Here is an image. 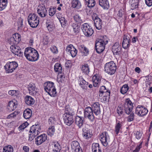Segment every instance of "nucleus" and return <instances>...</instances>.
I'll use <instances>...</instances> for the list:
<instances>
[{
  "label": "nucleus",
  "mask_w": 152,
  "mask_h": 152,
  "mask_svg": "<svg viewBox=\"0 0 152 152\" xmlns=\"http://www.w3.org/2000/svg\"><path fill=\"white\" fill-rule=\"evenodd\" d=\"M100 105L99 102L94 103L91 107H86L84 111L85 118H87L91 121L93 122L94 119L93 113L97 116H99L101 114Z\"/></svg>",
  "instance_id": "obj_1"
},
{
  "label": "nucleus",
  "mask_w": 152,
  "mask_h": 152,
  "mask_svg": "<svg viewBox=\"0 0 152 152\" xmlns=\"http://www.w3.org/2000/svg\"><path fill=\"white\" fill-rule=\"evenodd\" d=\"M133 104L129 98L126 99L124 104L123 107L119 106L117 109V112L119 115L123 114L124 110L127 114L129 115L132 110Z\"/></svg>",
  "instance_id": "obj_2"
},
{
  "label": "nucleus",
  "mask_w": 152,
  "mask_h": 152,
  "mask_svg": "<svg viewBox=\"0 0 152 152\" xmlns=\"http://www.w3.org/2000/svg\"><path fill=\"white\" fill-rule=\"evenodd\" d=\"M24 54L26 59L30 61H36L39 58V54L37 50L31 47L25 49Z\"/></svg>",
  "instance_id": "obj_3"
},
{
  "label": "nucleus",
  "mask_w": 152,
  "mask_h": 152,
  "mask_svg": "<svg viewBox=\"0 0 152 152\" xmlns=\"http://www.w3.org/2000/svg\"><path fill=\"white\" fill-rule=\"evenodd\" d=\"M73 110L69 105L65 107V113L63 118L65 124L68 126L71 125L74 122L73 115H74Z\"/></svg>",
  "instance_id": "obj_4"
},
{
  "label": "nucleus",
  "mask_w": 152,
  "mask_h": 152,
  "mask_svg": "<svg viewBox=\"0 0 152 152\" xmlns=\"http://www.w3.org/2000/svg\"><path fill=\"white\" fill-rule=\"evenodd\" d=\"M108 42V40L106 39H98V40H96L95 46L96 52L99 53L102 52L104 49L105 45Z\"/></svg>",
  "instance_id": "obj_5"
},
{
  "label": "nucleus",
  "mask_w": 152,
  "mask_h": 152,
  "mask_svg": "<svg viewBox=\"0 0 152 152\" xmlns=\"http://www.w3.org/2000/svg\"><path fill=\"white\" fill-rule=\"evenodd\" d=\"M28 21L31 27L32 28H35L39 23V18L37 14L31 13L28 16Z\"/></svg>",
  "instance_id": "obj_6"
},
{
  "label": "nucleus",
  "mask_w": 152,
  "mask_h": 152,
  "mask_svg": "<svg viewBox=\"0 0 152 152\" xmlns=\"http://www.w3.org/2000/svg\"><path fill=\"white\" fill-rule=\"evenodd\" d=\"M116 68V64L113 61H111L105 64L104 71L108 74L112 75L115 73Z\"/></svg>",
  "instance_id": "obj_7"
},
{
  "label": "nucleus",
  "mask_w": 152,
  "mask_h": 152,
  "mask_svg": "<svg viewBox=\"0 0 152 152\" xmlns=\"http://www.w3.org/2000/svg\"><path fill=\"white\" fill-rule=\"evenodd\" d=\"M18 66L17 63L15 61L8 62L4 66V68L7 73H12Z\"/></svg>",
  "instance_id": "obj_8"
},
{
  "label": "nucleus",
  "mask_w": 152,
  "mask_h": 152,
  "mask_svg": "<svg viewBox=\"0 0 152 152\" xmlns=\"http://www.w3.org/2000/svg\"><path fill=\"white\" fill-rule=\"evenodd\" d=\"M81 28L84 34L86 37L91 36L93 33V30L88 23H85L83 24Z\"/></svg>",
  "instance_id": "obj_9"
},
{
  "label": "nucleus",
  "mask_w": 152,
  "mask_h": 152,
  "mask_svg": "<svg viewBox=\"0 0 152 152\" xmlns=\"http://www.w3.org/2000/svg\"><path fill=\"white\" fill-rule=\"evenodd\" d=\"M148 112L147 108L141 105H138L135 110V113L139 117H143L146 115Z\"/></svg>",
  "instance_id": "obj_10"
},
{
  "label": "nucleus",
  "mask_w": 152,
  "mask_h": 152,
  "mask_svg": "<svg viewBox=\"0 0 152 152\" xmlns=\"http://www.w3.org/2000/svg\"><path fill=\"white\" fill-rule=\"evenodd\" d=\"M100 140L102 145L104 146H107L110 141L108 133L106 132H104L100 135Z\"/></svg>",
  "instance_id": "obj_11"
},
{
  "label": "nucleus",
  "mask_w": 152,
  "mask_h": 152,
  "mask_svg": "<svg viewBox=\"0 0 152 152\" xmlns=\"http://www.w3.org/2000/svg\"><path fill=\"white\" fill-rule=\"evenodd\" d=\"M10 49L12 53L18 56H21L23 55L21 49L18 46L12 45L10 46Z\"/></svg>",
  "instance_id": "obj_12"
},
{
  "label": "nucleus",
  "mask_w": 152,
  "mask_h": 152,
  "mask_svg": "<svg viewBox=\"0 0 152 152\" xmlns=\"http://www.w3.org/2000/svg\"><path fill=\"white\" fill-rule=\"evenodd\" d=\"M41 131L40 126L38 124H35L31 127L29 133L33 134L34 136H36Z\"/></svg>",
  "instance_id": "obj_13"
},
{
  "label": "nucleus",
  "mask_w": 152,
  "mask_h": 152,
  "mask_svg": "<svg viewBox=\"0 0 152 152\" xmlns=\"http://www.w3.org/2000/svg\"><path fill=\"white\" fill-rule=\"evenodd\" d=\"M101 77L98 74H95L92 77L93 85L94 87H98L101 82Z\"/></svg>",
  "instance_id": "obj_14"
},
{
  "label": "nucleus",
  "mask_w": 152,
  "mask_h": 152,
  "mask_svg": "<svg viewBox=\"0 0 152 152\" xmlns=\"http://www.w3.org/2000/svg\"><path fill=\"white\" fill-rule=\"evenodd\" d=\"M72 152H82V149L80 147L79 142L76 141L72 142L71 144Z\"/></svg>",
  "instance_id": "obj_15"
},
{
  "label": "nucleus",
  "mask_w": 152,
  "mask_h": 152,
  "mask_svg": "<svg viewBox=\"0 0 152 152\" xmlns=\"http://www.w3.org/2000/svg\"><path fill=\"white\" fill-rule=\"evenodd\" d=\"M93 19L96 28L98 30L101 29L102 28V22L101 19L95 15L93 16Z\"/></svg>",
  "instance_id": "obj_16"
},
{
  "label": "nucleus",
  "mask_w": 152,
  "mask_h": 152,
  "mask_svg": "<svg viewBox=\"0 0 152 152\" xmlns=\"http://www.w3.org/2000/svg\"><path fill=\"white\" fill-rule=\"evenodd\" d=\"M17 106V101L15 100H12L9 102L7 109L8 112H11L15 110Z\"/></svg>",
  "instance_id": "obj_17"
},
{
  "label": "nucleus",
  "mask_w": 152,
  "mask_h": 152,
  "mask_svg": "<svg viewBox=\"0 0 152 152\" xmlns=\"http://www.w3.org/2000/svg\"><path fill=\"white\" fill-rule=\"evenodd\" d=\"M37 12L40 17H45L47 15L48 12L45 5L39 6L37 10Z\"/></svg>",
  "instance_id": "obj_18"
},
{
  "label": "nucleus",
  "mask_w": 152,
  "mask_h": 152,
  "mask_svg": "<svg viewBox=\"0 0 152 152\" xmlns=\"http://www.w3.org/2000/svg\"><path fill=\"white\" fill-rule=\"evenodd\" d=\"M50 146L53 152H60L61 149L60 145L58 141L53 140L50 142Z\"/></svg>",
  "instance_id": "obj_19"
},
{
  "label": "nucleus",
  "mask_w": 152,
  "mask_h": 152,
  "mask_svg": "<svg viewBox=\"0 0 152 152\" xmlns=\"http://www.w3.org/2000/svg\"><path fill=\"white\" fill-rule=\"evenodd\" d=\"M121 47L119 42H116L112 47V52L114 55H119L121 53Z\"/></svg>",
  "instance_id": "obj_20"
},
{
  "label": "nucleus",
  "mask_w": 152,
  "mask_h": 152,
  "mask_svg": "<svg viewBox=\"0 0 152 152\" xmlns=\"http://www.w3.org/2000/svg\"><path fill=\"white\" fill-rule=\"evenodd\" d=\"M47 139L46 134H43L37 137L35 139V144L39 145L45 142Z\"/></svg>",
  "instance_id": "obj_21"
},
{
  "label": "nucleus",
  "mask_w": 152,
  "mask_h": 152,
  "mask_svg": "<svg viewBox=\"0 0 152 152\" xmlns=\"http://www.w3.org/2000/svg\"><path fill=\"white\" fill-rule=\"evenodd\" d=\"M29 93L31 95H34L38 92V89L34 83H30L28 86Z\"/></svg>",
  "instance_id": "obj_22"
},
{
  "label": "nucleus",
  "mask_w": 152,
  "mask_h": 152,
  "mask_svg": "<svg viewBox=\"0 0 152 152\" xmlns=\"http://www.w3.org/2000/svg\"><path fill=\"white\" fill-rule=\"evenodd\" d=\"M66 51L69 52L72 57H75L77 53V50L71 45H68L66 49Z\"/></svg>",
  "instance_id": "obj_23"
},
{
  "label": "nucleus",
  "mask_w": 152,
  "mask_h": 152,
  "mask_svg": "<svg viewBox=\"0 0 152 152\" xmlns=\"http://www.w3.org/2000/svg\"><path fill=\"white\" fill-rule=\"evenodd\" d=\"M78 83L80 88L83 90H86L88 83L82 77H79L78 79Z\"/></svg>",
  "instance_id": "obj_24"
},
{
  "label": "nucleus",
  "mask_w": 152,
  "mask_h": 152,
  "mask_svg": "<svg viewBox=\"0 0 152 152\" xmlns=\"http://www.w3.org/2000/svg\"><path fill=\"white\" fill-rule=\"evenodd\" d=\"M82 136L84 138L88 139L91 137L92 133L89 129L84 127L83 129Z\"/></svg>",
  "instance_id": "obj_25"
},
{
  "label": "nucleus",
  "mask_w": 152,
  "mask_h": 152,
  "mask_svg": "<svg viewBox=\"0 0 152 152\" xmlns=\"http://www.w3.org/2000/svg\"><path fill=\"white\" fill-rule=\"evenodd\" d=\"M82 73L86 75H88L90 72V68L88 64H83L80 67Z\"/></svg>",
  "instance_id": "obj_26"
},
{
  "label": "nucleus",
  "mask_w": 152,
  "mask_h": 152,
  "mask_svg": "<svg viewBox=\"0 0 152 152\" xmlns=\"http://www.w3.org/2000/svg\"><path fill=\"white\" fill-rule=\"evenodd\" d=\"M75 123L79 128H80L83 124L84 118L77 116L75 118Z\"/></svg>",
  "instance_id": "obj_27"
},
{
  "label": "nucleus",
  "mask_w": 152,
  "mask_h": 152,
  "mask_svg": "<svg viewBox=\"0 0 152 152\" xmlns=\"http://www.w3.org/2000/svg\"><path fill=\"white\" fill-rule=\"evenodd\" d=\"M99 4L104 9L108 10L110 7L108 0H99Z\"/></svg>",
  "instance_id": "obj_28"
},
{
  "label": "nucleus",
  "mask_w": 152,
  "mask_h": 152,
  "mask_svg": "<svg viewBox=\"0 0 152 152\" xmlns=\"http://www.w3.org/2000/svg\"><path fill=\"white\" fill-rule=\"evenodd\" d=\"M99 96H102V95H110V92L107 90L105 87L102 86L100 88Z\"/></svg>",
  "instance_id": "obj_29"
},
{
  "label": "nucleus",
  "mask_w": 152,
  "mask_h": 152,
  "mask_svg": "<svg viewBox=\"0 0 152 152\" xmlns=\"http://www.w3.org/2000/svg\"><path fill=\"white\" fill-rule=\"evenodd\" d=\"M25 102L27 105L31 106L34 103L35 100L31 96H26L25 98Z\"/></svg>",
  "instance_id": "obj_30"
},
{
  "label": "nucleus",
  "mask_w": 152,
  "mask_h": 152,
  "mask_svg": "<svg viewBox=\"0 0 152 152\" xmlns=\"http://www.w3.org/2000/svg\"><path fill=\"white\" fill-rule=\"evenodd\" d=\"M79 50L81 52L83 55L87 56L89 54L88 49L83 45H81L78 46Z\"/></svg>",
  "instance_id": "obj_31"
},
{
  "label": "nucleus",
  "mask_w": 152,
  "mask_h": 152,
  "mask_svg": "<svg viewBox=\"0 0 152 152\" xmlns=\"http://www.w3.org/2000/svg\"><path fill=\"white\" fill-rule=\"evenodd\" d=\"M54 86V83L50 81L45 82L44 84V88L46 92L51 88H52Z\"/></svg>",
  "instance_id": "obj_32"
},
{
  "label": "nucleus",
  "mask_w": 152,
  "mask_h": 152,
  "mask_svg": "<svg viewBox=\"0 0 152 152\" xmlns=\"http://www.w3.org/2000/svg\"><path fill=\"white\" fill-rule=\"evenodd\" d=\"M32 111L29 109H26L24 110L23 114V117L26 119L30 118L32 115Z\"/></svg>",
  "instance_id": "obj_33"
},
{
  "label": "nucleus",
  "mask_w": 152,
  "mask_h": 152,
  "mask_svg": "<svg viewBox=\"0 0 152 152\" xmlns=\"http://www.w3.org/2000/svg\"><path fill=\"white\" fill-rule=\"evenodd\" d=\"M54 69L56 72H58V74L61 73L62 71V67L60 64L57 63L54 66Z\"/></svg>",
  "instance_id": "obj_34"
},
{
  "label": "nucleus",
  "mask_w": 152,
  "mask_h": 152,
  "mask_svg": "<svg viewBox=\"0 0 152 152\" xmlns=\"http://www.w3.org/2000/svg\"><path fill=\"white\" fill-rule=\"evenodd\" d=\"M72 6L73 8L80 9L81 7L80 2L78 0H73L71 2Z\"/></svg>",
  "instance_id": "obj_35"
},
{
  "label": "nucleus",
  "mask_w": 152,
  "mask_h": 152,
  "mask_svg": "<svg viewBox=\"0 0 152 152\" xmlns=\"http://www.w3.org/2000/svg\"><path fill=\"white\" fill-rule=\"evenodd\" d=\"M92 150L93 152H102L98 143H93L92 144Z\"/></svg>",
  "instance_id": "obj_36"
},
{
  "label": "nucleus",
  "mask_w": 152,
  "mask_h": 152,
  "mask_svg": "<svg viewBox=\"0 0 152 152\" xmlns=\"http://www.w3.org/2000/svg\"><path fill=\"white\" fill-rule=\"evenodd\" d=\"M85 4L89 8L94 7L95 4L96 2L95 0H85Z\"/></svg>",
  "instance_id": "obj_37"
},
{
  "label": "nucleus",
  "mask_w": 152,
  "mask_h": 152,
  "mask_svg": "<svg viewBox=\"0 0 152 152\" xmlns=\"http://www.w3.org/2000/svg\"><path fill=\"white\" fill-rule=\"evenodd\" d=\"M46 92H47L50 96L53 97L56 96L57 94L55 86L52 88H51Z\"/></svg>",
  "instance_id": "obj_38"
},
{
  "label": "nucleus",
  "mask_w": 152,
  "mask_h": 152,
  "mask_svg": "<svg viewBox=\"0 0 152 152\" xmlns=\"http://www.w3.org/2000/svg\"><path fill=\"white\" fill-rule=\"evenodd\" d=\"M121 123L117 122L115 128V131L116 135H118L121 129Z\"/></svg>",
  "instance_id": "obj_39"
},
{
  "label": "nucleus",
  "mask_w": 152,
  "mask_h": 152,
  "mask_svg": "<svg viewBox=\"0 0 152 152\" xmlns=\"http://www.w3.org/2000/svg\"><path fill=\"white\" fill-rule=\"evenodd\" d=\"M129 89V87L127 84H124L120 88V92L123 94H126Z\"/></svg>",
  "instance_id": "obj_40"
},
{
  "label": "nucleus",
  "mask_w": 152,
  "mask_h": 152,
  "mask_svg": "<svg viewBox=\"0 0 152 152\" xmlns=\"http://www.w3.org/2000/svg\"><path fill=\"white\" fill-rule=\"evenodd\" d=\"M122 42L123 47L125 49H126L129 47L130 39H123Z\"/></svg>",
  "instance_id": "obj_41"
},
{
  "label": "nucleus",
  "mask_w": 152,
  "mask_h": 152,
  "mask_svg": "<svg viewBox=\"0 0 152 152\" xmlns=\"http://www.w3.org/2000/svg\"><path fill=\"white\" fill-rule=\"evenodd\" d=\"M58 18L59 20L62 27H64L67 24V21L64 17H59V18L58 17Z\"/></svg>",
  "instance_id": "obj_42"
},
{
  "label": "nucleus",
  "mask_w": 152,
  "mask_h": 152,
  "mask_svg": "<svg viewBox=\"0 0 152 152\" xmlns=\"http://www.w3.org/2000/svg\"><path fill=\"white\" fill-rule=\"evenodd\" d=\"M55 132V129L54 126H50L48 129L47 131L48 134L50 136H52Z\"/></svg>",
  "instance_id": "obj_43"
},
{
  "label": "nucleus",
  "mask_w": 152,
  "mask_h": 152,
  "mask_svg": "<svg viewBox=\"0 0 152 152\" xmlns=\"http://www.w3.org/2000/svg\"><path fill=\"white\" fill-rule=\"evenodd\" d=\"M13 151L12 147L10 145L5 146L3 149V152H13Z\"/></svg>",
  "instance_id": "obj_44"
},
{
  "label": "nucleus",
  "mask_w": 152,
  "mask_h": 152,
  "mask_svg": "<svg viewBox=\"0 0 152 152\" xmlns=\"http://www.w3.org/2000/svg\"><path fill=\"white\" fill-rule=\"evenodd\" d=\"M134 135L136 139L137 140L140 139L142 135V132L140 131H137L135 132L134 133Z\"/></svg>",
  "instance_id": "obj_45"
},
{
  "label": "nucleus",
  "mask_w": 152,
  "mask_h": 152,
  "mask_svg": "<svg viewBox=\"0 0 152 152\" xmlns=\"http://www.w3.org/2000/svg\"><path fill=\"white\" fill-rule=\"evenodd\" d=\"M75 20L77 22L81 23L83 22L82 20L80 15L78 14H76L74 17Z\"/></svg>",
  "instance_id": "obj_46"
},
{
  "label": "nucleus",
  "mask_w": 152,
  "mask_h": 152,
  "mask_svg": "<svg viewBox=\"0 0 152 152\" xmlns=\"http://www.w3.org/2000/svg\"><path fill=\"white\" fill-rule=\"evenodd\" d=\"M8 94L12 96H18L19 94V92L17 90H11L9 91Z\"/></svg>",
  "instance_id": "obj_47"
},
{
  "label": "nucleus",
  "mask_w": 152,
  "mask_h": 152,
  "mask_svg": "<svg viewBox=\"0 0 152 152\" xmlns=\"http://www.w3.org/2000/svg\"><path fill=\"white\" fill-rule=\"evenodd\" d=\"M56 8L53 7L52 8H50L49 10V14L50 16H53L56 13Z\"/></svg>",
  "instance_id": "obj_48"
},
{
  "label": "nucleus",
  "mask_w": 152,
  "mask_h": 152,
  "mask_svg": "<svg viewBox=\"0 0 152 152\" xmlns=\"http://www.w3.org/2000/svg\"><path fill=\"white\" fill-rule=\"evenodd\" d=\"M138 2L137 0H132V1L131 6L132 9H135L138 7Z\"/></svg>",
  "instance_id": "obj_49"
},
{
  "label": "nucleus",
  "mask_w": 152,
  "mask_h": 152,
  "mask_svg": "<svg viewBox=\"0 0 152 152\" xmlns=\"http://www.w3.org/2000/svg\"><path fill=\"white\" fill-rule=\"evenodd\" d=\"M129 114V115L127 117V121L129 122L132 121L134 120V113L131 112Z\"/></svg>",
  "instance_id": "obj_50"
},
{
  "label": "nucleus",
  "mask_w": 152,
  "mask_h": 152,
  "mask_svg": "<svg viewBox=\"0 0 152 152\" xmlns=\"http://www.w3.org/2000/svg\"><path fill=\"white\" fill-rule=\"evenodd\" d=\"M55 122V118L52 117H50L48 120V124L50 126H54Z\"/></svg>",
  "instance_id": "obj_51"
},
{
  "label": "nucleus",
  "mask_w": 152,
  "mask_h": 152,
  "mask_svg": "<svg viewBox=\"0 0 152 152\" xmlns=\"http://www.w3.org/2000/svg\"><path fill=\"white\" fill-rule=\"evenodd\" d=\"M18 114V113L17 111H15L14 112L9 115L7 116V118L9 119L11 118H14L15 117L16 115Z\"/></svg>",
  "instance_id": "obj_52"
},
{
  "label": "nucleus",
  "mask_w": 152,
  "mask_h": 152,
  "mask_svg": "<svg viewBox=\"0 0 152 152\" xmlns=\"http://www.w3.org/2000/svg\"><path fill=\"white\" fill-rule=\"evenodd\" d=\"M7 3L0 2V11H2L5 9L7 6Z\"/></svg>",
  "instance_id": "obj_53"
},
{
  "label": "nucleus",
  "mask_w": 152,
  "mask_h": 152,
  "mask_svg": "<svg viewBox=\"0 0 152 152\" xmlns=\"http://www.w3.org/2000/svg\"><path fill=\"white\" fill-rule=\"evenodd\" d=\"M142 141L141 142L140 144L136 147L135 149L133 151V152H138L140 148H142Z\"/></svg>",
  "instance_id": "obj_54"
},
{
  "label": "nucleus",
  "mask_w": 152,
  "mask_h": 152,
  "mask_svg": "<svg viewBox=\"0 0 152 152\" xmlns=\"http://www.w3.org/2000/svg\"><path fill=\"white\" fill-rule=\"evenodd\" d=\"M46 26L48 30L50 31L52 30V29L53 28V26L50 23V22H46Z\"/></svg>",
  "instance_id": "obj_55"
},
{
  "label": "nucleus",
  "mask_w": 152,
  "mask_h": 152,
  "mask_svg": "<svg viewBox=\"0 0 152 152\" xmlns=\"http://www.w3.org/2000/svg\"><path fill=\"white\" fill-rule=\"evenodd\" d=\"M50 50L53 53H56L58 52L57 48L56 46H53L50 48Z\"/></svg>",
  "instance_id": "obj_56"
},
{
  "label": "nucleus",
  "mask_w": 152,
  "mask_h": 152,
  "mask_svg": "<svg viewBox=\"0 0 152 152\" xmlns=\"http://www.w3.org/2000/svg\"><path fill=\"white\" fill-rule=\"evenodd\" d=\"M145 3L148 7L152 6V0H145Z\"/></svg>",
  "instance_id": "obj_57"
},
{
  "label": "nucleus",
  "mask_w": 152,
  "mask_h": 152,
  "mask_svg": "<svg viewBox=\"0 0 152 152\" xmlns=\"http://www.w3.org/2000/svg\"><path fill=\"white\" fill-rule=\"evenodd\" d=\"M28 124V123H25L20 126H19V128L20 129H24L26 127Z\"/></svg>",
  "instance_id": "obj_58"
},
{
  "label": "nucleus",
  "mask_w": 152,
  "mask_h": 152,
  "mask_svg": "<svg viewBox=\"0 0 152 152\" xmlns=\"http://www.w3.org/2000/svg\"><path fill=\"white\" fill-rule=\"evenodd\" d=\"M41 41L42 42L44 45H47L49 42L48 39H42Z\"/></svg>",
  "instance_id": "obj_59"
},
{
  "label": "nucleus",
  "mask_w": 152,
  "mask_h": 152,
  "mask_svg": "<svg viewBox=\"0 0 152 152\" xmlns=\"http://www.w3.org/2000/svg\"><path fill=\"white\" fill-rule=\"evenodd\" d=\"M20 34L18 33H15L12 35V38H20Z\"/></svg>",
  "instance_id": "obj_60"
},
{
  "label": "nucleus",
  "mask_w": 152,
  "mask_h": 152,
  "mask_svg": "<svg viewBox=\"0 0 152 152\" xmlns=\"http://www.w3.org/2000/svg\"><path fill=\"white\" fill-rule=\"evenodd\" d=\"M36 136H34L33 134L31 133L29 134V136L28 139V140L29 141H32Z\"/></svg>",
  "instance_id": "obj_61"
},
{
  "label": "nucleus",
  "mask_w": 152,
  "mask_h": 152,
  "mask_svg": "<svg viewBox=\"0 0 152 152\" xmlns=\"http://www.w3.org/2000/svg\"><path fill=\"white\" fill-rule=\"evenodd\" d=\"M23 150L24 152H28L29 148L27 146H24L23 147Z\"/></svg>",
  "instance_id": "obj_62"
},
{
  "label": "nucleus",
  "mask_w": 152,
  "mask_h": 152,
  "mask_svg": "<svg viewBox=\"0 0 152 152\" xmlns=\"http://www.w3.org/2000/svg\"><path fill=\"white\" fill-rule=\"evenodd\" d=\"M48 0H39L41 2V4H42V6L45 5L48 2Z\"/></svg>",
  "instance_id": "obj_63"
},
{
  "label": "nucleus",
  "mask_w": 152,
  "mask_h": 152,
  "mask_svg": "<svg viewBox=\"0 0 152 152\" xmlns=\"http://www.w3.org/2000/svg\"><path fill=\"white\" fill-rule=\"evenodd\" d=\"M103 96V98L104 101H107L109 98L110 95H102Z\"/></svg>",
  "instance_id": "obj_64"
}]
</instances>
